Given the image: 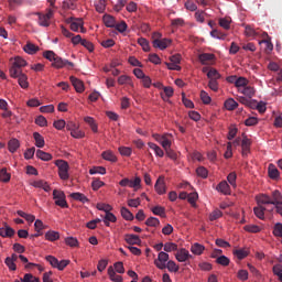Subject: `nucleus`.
Returning a JSON list of instances; mask_svg holds the SVG:
<instances>
[{"label": "nucleus", "instance_id": "nucleus-1", "mask_svg": "<svg viewBox=\"0 0 282 282\" xmlns=\"http://www.w3.org/2000/svg\"><path fill=\"white\" fill-rule=\"evenodd\" d=\"M55 166L58 169V176L61 180H69V163L65 160L55 161Z\"/></svg>", "mask_w": 282, "mask_h": 282}, {"label": "nucleus", "instance_id": "nucleus-2", "mask_svg": "<svg viewBox=\"0 0 282 282\" xmlns=\"http://www.w3.org/2000/svg\"><path fill=\"white\" fill-rule=\"evenodd\" d=\"M35 15L39 17L37 23L41 28H50L54 11L48 9L46 13L36 12Z\"/></svg>", "mask_w": 282, "mask_h": 282}, {"label": "nucleus", "instance_id": "nucleus-3", "mask_svg": "<svg viewBox=\"0 0 282 282\" xmlns=\"http://www.w3.org/2000/svg\"><path fill=\"white\" fill-rule=\"evenodd\" d=\"M153 42L152 45L153 47H158L159 50H166L169 45H171V40L169 39H162V33L155 32L152 35Z\"/></svg>", "mask_w": 282, "mask_h": 282}, {"label": "nucleus", "instance_id": "nucleus-4", "mask_svg": "<svg viewBox=\"0 0 282 282\" xmlns=\"http://www.w3.org/2000/svg\"><path fill=\"white\" fill-rule=\"evenodd\" d=\"M169 263V253L161 251L158 259L154 260V264L159 270H166V264Z\"/></svg>", "mask_w": 282, "mask_h": 282}, {"label": "nucleus", "instance_id": "nucleus-5", "mask_svg": "<svg viewBox=\"0 0 282 282\" xmlns=\"http://www.w3.org/2000/svg\"><path fill=\"white\" fill-rule=\"evenodd\" d=\"M52 65L56 69H63V67H68L69 69H72V67H74V64L72 62H69L67 59H63L58 55H56Z\"/></svg>", "mask_w": 282, "mask_h": 282}, {"label": "nucleus", "instance_id": "nucleus-6", "mask_svg": "<svg viewBox=\"0 0 282 282\" xmlns=\"http://www.w3.org/2000/svg\"><path fill=\"white\" fill-rule=\"evenodd\" d=\"M175 259H176L180 263H184V262L188 261V259H193V256L191 254V252H188V250L182 248V249H180V250L175 253Z\"/></svg>", "mask_w": 282, "mask_h": 282}, {"label": "nucleus", "instance_id": "nucleus-7", "mask_svg": "<svg viewBox=\"0 0 282 282\" xmlns=\"http://www.w3.org/2000/svg\"><path fill=\"white\" fill-rule=\"evenodd\" d=\"M69 80L77 94H83L85 91V84L83 83V80L76 78L75 76H70Z\"/></svg>", "mask_w": 282, "mask_h": 282}, {"label": "nucleus", "instance_id": "nucleus-8", "mask_svg": "<svg viewBox=\"0 0 282 282\" xmlns=\"http://www.w3.org/2000/svg\"><path fill=\"white\" fill-rule=\"evenodd\" d=\"M124 241L129 243V246H140V243H142L140 236L133 234H127L124 236Z\"/></svg>", "mask_w": 282, "mask_h": 282}, {"label": "nucleus", "instance_id": "nucleus-9", "mask_svg": "<svg viewBox=\"0 0 282 282\" xmlns=\"http://www.w3.org/2000/svg\"><path fill=\"white\" fill-rule=\"evenodd\" d=\"M14 229L4 223L3 227L0 228V237L11 238L14 237Z\"/></svg>", "mask_w": 282, "mask_h": 282}, {"label": "nucleus", "instance_id": "nucleus-10", "mask_svg": "<svg viewBox=\"0 0 282 282\" xmlns=\"http://www.w3.org/2000/svg\"><path fill=\"white\" fill-rule=\"evenodd\" d=\"M154 188H155L158 195H164V193H166V184L164 183V177L163 176H160L156 180Z\"/></svg>", "mask_w": 282, "mask_h": 282}, {"label": "nucleus", "instance_id": "nucleus-11", "mask_svg": "<svg viewBox=\"0 0 282 282\" xmlns=\"http://www.w3.org/2000/svg\"><path fill=\"white\" fill-rule=\"evenodd\" d=\"M83 25H84L83 19H75L74 21L70 22V30L73 32H78V30H80L82 33H85V28Z\"/></svg>", "mask_w": 282, "mask_h": 282}, {"label": "nucleus", "instance_id": "nucleus-12", "mask_svg": "<svg viewBox=\"0 0 282 282\" xmlns=\"http://www.w3.org/2000/svg\"><path fill=\"white\" fill-rule=\"evenodd\" d=\"M271 204L273 206H282V195H281V192H279V189H275L272 192Z\"/></svg>", "mask_w": 282, "mask_h": 282}, {"label": "nucleus", "instance_id": "nucleus-13", "mask_svg": "<svg viewBox=\"0 0 282 282\" xmlns=\"http://www.w3.org/2000/svg\"><path fill=\"white\" fill-rule=\"evenodd\" d=\"M206 250V247H204L203 245H200L199 242H195L194 245H192L191 247V252L193 254H196L197 257L204 254V251Z\"/></svg>", "mask_w": 282, "mask_h": 282}, {"label": "nucleus", "instance_id": "nucleus-14", "mask_svg": "<svg viewBox=\"0 0 282 282\" xmlns=\"http://www.w3.org/2000/svg\"><path fill=\"white\" fill-rule=\"evenodd\" d=\"M216 191L223 193V195H230V185H228V182L223 181L217 185Z\"/></svg>", "mask_w": 282, "mask_h": 282}, {"label": "nucleus", "instance_id": "nucleus-15", "mask_svg": "<svg viewBox=\"0 0 282 282\" xmlns=\"http://www.w3.org/2000/svg\"><path fill=\"white\" fill-rule=\"evenodd\" d=\"M198 59L202 63V65H208V63H210V61L215 59V54H213V53H203L198 56Z\"/></svg>", "mask_w": 282, "mask_h": 282}, {"label": "nucleus", "instance_id": "nucleus-16", "mask_svg": "<svg viewBox=\"0 0 282 282\" xmlns=\"http://www.w3.org/2000/svg\"><path fill=\"white\" fill-rule=\"evenodd\" d=\"M234 257H237V259H239V261L246 259V257H248V254H250V251L246 248L242 249H236L232 251Z\"/></svg>", "mask_w": 282, "mask_h": 282}, {"label": "nucleus", "instance_id": "nucleus-17", "mask_svg": "<svg viewBox=\"0 0 282 282\" xmlns=\"http://www.w3.org/2000/svg\"><path fill=\"white\" fill-rule=\"evenodd\" d=\"M268 173H269V177L271 180H279V177L281 175V173H279V170L276 169V166L274 164H269Z\"/></svg>", "mask_w": 282, "mask_h": 282}, {"label": "nucleus", "instance_id": "nucleus-18", "mask_svg": "<svg viewBox=\"0 0 282 282\" xmlns=\"http://www.w3.org/2000/svg\"><path fill=\"white\" fill-rule=\"evenodd\" d=\"M252 144V141L248 139V137H243L241 141V148H242V155H248L250 153V145Z\"/></svg>", "mask_w": 282, "mask_h": 282}, {"label": "nucleus", "instance_id": "nucleus-19", "mask_svg": "<svg viewBox=\"0 0 282 282\" xmlns=\"http://www.w3.org/2000/svg\"><path fill=\"white\" fill-rule=\"evenodd\" d=\"M101 156L107 162H118V158L116 156V154L111 150L104 151L101 153Z\"/></svg>", "mask_w": 282, "mask_h": 282}, {"label": "nucleus", "instance_id": "nucleus-20", "mask_svg": "<svg viewBox=\"0 0 282 282\" xmlns=\"http://www.w3.org/2000/svg\"><path fill=\"white\" fill-rule=\"evenodd\" d=\"M33 138L35 140V147H37V149H43V147H45V138H43L41 133L34 132Z\"/></svg>", "mask_w": 282, "mask_h": 282}, {"label": "nucleus", "instance_id": "nucleus-21", "mask_svg": "<svg viewBox=\"0 0 282 282\" xmlns=\"http://www.w3.org/2000/svg\"><path fill=\"white\" fill-rule=\"evenodd\" d=\"M33 186L35 188H43V191H45V193H50V191H52V188L50 187V184H47V182H45L43 180L33 182Z\"/></svg>", "mask_w": 282, "mask_h": 282}, {"label": "nucleus", "instance_id": "nucleus-22", "mask_svg": "<svg viewBox=\"0 0 282 282\" xmlns=\"http://www.w3.org/2000/svg\"><path fill=\"white\" fill-rule=\"evenodd\" d=\"M148 147L154 151L158 158H164V150L153 142H149Z\"/></svg>", "mask_w": 282, "mask_h": 282}, {"label": "nucleus", "instance_id": "nucleus-23", "mask_svg": "<svg viewBox=\"0 0 282 282\" xmlns=\"http://www.w3.org/2000/svg\"><path fill=\"white\" fill-rule=\"evenodd\" d=\"M23 51L26 53V54H36V52H39V46H36L35 44H32L31 42L26 43L24 46H23Z\"/></svg>", "mask_w": 282, "mask_h": 282}, {"label": "nucleus", "instance_id": "nucleus-24", "mask_svg": "<svg viewBox=\"0 0 282 282\" xmlns=\"http://www.w3.org/2000/svg\"><path fill=\"white\" fill-rule=\"evenodd\" d=\"M46 241H58L61 239V234L58 231L50 230L45 234Z\"/></svg>", "mask_w": 282, "mask_h": 282}, {"label": "nucleus", "instance_id": "nucleus-25", "mask_svg": "<svg viewBox=\"0 0 282 282\" xmlns=\"http://www.w3.org/2000/svg\"><path fill=\"white\" fill-rule=\"evenodd\" d=\"M72 199H75L76 202H82V204H87L89 202V198L85 196L83 193H72L70 194Z\"/></svg>", "mask_w": 282, "mask_h": 282}, {"label": "nucleus", "instance_id": "nucleus-26", "mask_svg": "<svg viewBox=\"0 0 282 282\" xmlns=\"http://www.w3.org/2000/svg\"><path fill=\"white\" fill-rule=\"evenodd\" d=\"M108 275L109 279L113 282H122V276L116 273L113 267L108 268Z\"/></svg>", "mask_w": 282, "mask_h": 282}, {"label": "nucleus", "instance_id": "nucleus-27", "mask_svg": "<svg viewBox=\"0 0 282 282\" xmlns=\"http://www.w3.org/2000/svg\"><path fill=\"white\" fill-rule=\"evenodd\" d=\"M239 93L247 98H252V96H254V88L251 86H245L243 88H239Z\"/></svg>", "mask_w": 282, "mask_h": 282}, {"label": "nucleus", "instance_id": "nucleus-28", "mask_svg": "<svg viewBox=\"0 0 282 282\" xmlns=\"http://www.w3.org/2000/svg\"><path fill=\"white\" fill-rule=\"evenodd\" d=\"M35 155L36 158H39V160H42L43 162H50V160H52V154L43 150H37Z\"/></svg>", "mask_w": 282, "mask_h": 282}, {"label": "nucleus", "instance_id": "nucleus-29", "mask_svg": "<svg viewBox=\"0 0 282 282\" xmlns=\"http://www.w3.org/2000/svg\"><path fill=\"white\" fill-rule=\"evenodd\" d=\"M173 138V134H163V139L161 140V145L164 150L171 149V139Z\"/></svg>", "mask_w": 282, "mask_h": 282}, {"label": "nucleus", "instance_id": "nucleus-30", "mask_svg": "<svg viewBox=\"0 0 282 282\" xmlns=\"http://www.w3.org/2000/svg\"><path fill=\"white\" fill-rule=\"evenodd\" d=\"M163 91L164 93H161V98L165 101L169 100V98H172L174 94L173 87L171 86L163 87Z\"/></svg>", "mask_w": 282, "mask_h": 282}, {"label": "nucleus", "instance_id": "nucleus-31", "mask_svg": "<svg viewBox=\"0 0 282 282\" xmlns=\"http://www.w3.org/2000/svg\"><path fill=\"white\" fill-rule=\"evenodd\" d=\"M12 175L8 173V169L3 167L0 170V182H3L4 184H8L10 182Z\"/></svg>", "mask_w": 282, "mask_h": 282}, {"label": "nucleus", "instance_id": "nucleus-32", "mask_svg": "<svg viewBox=\"0 0 282 282\" xmlns=\"http://www.w3.org/2000/svg\"><path fill=\"white\" fill-rule=\"evenodd\" d=\"M237 107H239V104L232 98H229L225 101V108L228 111H235V109H237Z\"/></svg>", "mask_w": 282, "mask_h": 282}, {"label": "nucleus", "instance_id": "nucleus-33", "mask_svg": "<svg viewBox=\"0 0 282 282\" xmlns=\"http://www.w3.org/2000/svg\"><path fill=\"white\" fill-rule=\"evenodd\" d=\"M21 147V143L17 139H11L8 143L10 153H17V150Z\"/></svg>", "mask_w": 282, "mask_h": 282}, {"label": "nucleus", "instance_id": "nucleus-34", "mask_svg": "<svg viewBox=\"0 0 282 282\" xmlns=\"http://www.w3.org/2000/svg\"><path fill=\"white\" fill-rule=\"evenodd\" d=\"M104 23L106 28H116V18L112 15L106 14L104 15Z\"/></svg>", "mask_w": 282, "mask_h": 282}, {"label": "nucleus", "instance_id": "nucleus-35", "mask_svg": "<svg viewBox=\"0 0 282 282\" xmlns=\"http://www.w3.org/2000/svg\"><path fill=\"white\" fill-rule=\"evenodd\" d=\"M253 213L258 219H265V207L259 205L258 207L253 208Z\"/></svg>", "mask_w": 282, "mask_h": 282}, {"label": "nucleus", "instance_id": "nucleus-36", "mask_svg": "<svg viewBox=\"0 0 282 282\" xmlns=\"http://www.w3.org/2000/svg\"><path fill=\"white\" fill-rule=\"evenodd\" d=\"M210 36L213 39H218L219 41H226V36H228L226 33L217 30V29H214L212 32H210Z\"/></svg>", "mask_w": 282, "mask_h": 282}, {"label": "nucleus", "instance_id": "nucleus-37", "mask_svg": "<svg viewBox=\"0 0 282 282\" xmlns=\"http://www.w3.org/2000/svg\"><path fill=\"white\" fill-rule=\"evenodd\" d=\"M18 83L20 87H22V89H28V87H30V84L28 83V75H25L24 73H22L20 77H18Z\"/></svg>", "mask_w": 282, "mask_h": 282}, {"label": "nucleus", "instance_id": "nucleus-38", "mask_svg": "<svg viewBox=\"0 0 282 282\" xmlns=\"http://www.w3.org/2000/svg\"><path fill=\"white\" fill-rule=\"evenodd\" d=\"M118 84L119 85H129L130 87H133V80L127 75H121L118 78Z\"/></svg>", "mask_w": 282, "mask_h": 282}, {"label": "nucleus", "instance_id": "nucleus-39", "mask_svg": "<svg viewBox=\"0 0 282 282\" xmlns=\"http://www.w3.org/2000/svg\"><path fill=\"white\" fill-rule=\"evenodd\" d=\"M11 78H18L23 74V70L17 66H12L9 69Z\"/></svg>", "mask_w": 282, "mask_h": 282}, {"label": "nucleus", "instance_id": "nucleus-40", "mask_svg": "<svg viewBox=\"0 0 282 282\" xmlns=\"http://www.w3.org/2000/svg\"><path fill=\"white\" fill-rule=\"evenodd\" d=\"M248 79L246 77H237L235 87L239 89H243L248 85Z\"/></svg>", "mask_w": 282, "mask_h": 282}, {"label": "nucleus", "instance_id": "nucleus-41", "mask_svg": "<svg viewBox=\"0 0 282 282\" xmlns=\"http://www.w3.org/2000/svg\"><path fill=\"white\" fill-rule=\"evenodd\" d=\"M121 216L127 221H133V214L127 207H121Z\"/></svg>", "mask_w": 282, "mask_h": 282}, {"label": "nucleus", "instance_id": "nucleus-42", "mask_svg": "<svg viewBox=\"0 0 282 282\" xmlns=\"http://www.w3.org/2000/svg\"><path fill=\"white\" fill-rule=\"evenodd\" d=\"M207 78H209V80H219V78H221V75L219 74V72H217V69L212 68L207 73Z\"/></svg>", "mask_w": 282, "mask_h": 282}, {"label": "nucleus", "instance_id": "nucleus-43", "mask_svg": "<svg viewBox=\"0 0 282 282\" xmlns=\"http://www.w3.org/2000/svg\"><path fill=\"white\" fill-rule=\"evenodd\" d=\"M230 23H232V20L230 18L219 19V25L220 28H224V30H230Z\"/></svg>", "mask_w": 282, "mask_h": 282}, {"label": "nucleus", "instance_id": "nucleus-44", "mask_svg": "<svg viewBox=\"0 0 282 282\" xmlns=\"http://www.w3.org/2000/svg\"><path fill=\"white\" fill-rule=\"evenodd\" d=\"M245 34L246 36H259V33L252 25H245Z\"/></svg>", "mask_w": 282, "mask_h": 282}, {"label": "nucleus", "instance_id": "nucleus-45", "mask_svg": "<svg viewBox=\"0 0 282 282\" xmlns=\"http://www.w3.org/2000/svg\"><path fill=\"white\" fill-rule=\"evenodd\" d=\"M165 268H167L169 272H178L180 271V267L173 260H169L167 264H165Z\"/></svg>", "mask_w": 282, "mask_h": 282}, {"label": "nucleus", "instance_id": "nucleus-46", "mask_svg": "<svg viewBox=\"0 0 282 282\" xmlns=\"http://www.w3.org/2000/svg\"><path fill=\"white\" fill-rule=\"evenodd\" d=\"M106 173H107V169L102 166H97L89 170L90 175H96V174L105 175Z\"/></svg>", "mask_w": 282, "mask_h": 282}, {"label": "nucleus", "instance_id": "nucleus-47", "mask_svg": "<svg viewBox=\"0 0 282 282\" xmlns=\"http://www.w3.org/2000/svg\"><path fill=\"white\" fill-rule=\"evenodd\" d=\"M14 67H18L19 69H21V67H25L28 65V62L25 59H23L22 57H15L14 62L12 64Z\"/></svg>", "mask_w": 282, "mask_h": 282}, {"label": "nucleus", "instance_id": "nucleus-48", "mask_svg": "<svg viewBox=\"0 0 282 282\" xmlns=\"http://www.w3.org/2000/svg\"><path fill=\"white\" fill-rule=\"evenodd\" d=\"M164 252L177 251V245L175 242H166L163 247Z\"/></svg>", "mask_w": 282, "mask_h": 282}, {"label": "nucleus", "instance_id": "nucleus-49", "mask_svg": "<svg viewBox=\"0 0 282 282\" xmlns=\"http://www.w3.org/2000/svg\"><path fill=\"white\" fill-rule=\"evenodd\" d=\"M258 204L261 206V204H272V197L269 195L262 194L258 197Z\"/></svg>", "mask_w": 282, "mask_h": 282}, {"label": "nucleus", "instance_id": "nucleus-50", "mask_svg": "<svg viewBox=\"0 0 282 282\" xmlns=\"http://www.w3.org/2000/svg\"><path fill=\"white\" fill-rule=\"evenodd\" d=\"M145 225L152 228H158V226H160V219L156 217H150L147 219Z\"/></svg>", "mask_w": 282, "mask_h": 282}, {"label": "nucleus", "instance_id": "nucleus-51", "mask_svg": "<svg viewBox=\"0 0 282 282\" xmlns=\"http://www.w3.org/2000/svg\"><path fill=\"white\" fill-rule=\"evenodd\" d=\"M224 213L219 209H215L209 215V221H217L220 217H223Z\"/></svg>", "mask_w": 282, "mask_h": 282}, {"label": "nucleus", "instance_id": "nucleus-52", "mask_svg": "<svg viewBox=\"0 0 282 282\" xmlns=\"http://www.w3.org/2000/svg\"><path fill=\"white\" fill-rule=\"evenodd\" d=\"M238 100L241 105H246V107H254V102L249 97L240 96Z\"/></svg>", "mask_w": 282, "mask_h": 282}, {"label": "nucleus", "instance_id": "nucleus-53", "mask_svg": "<svg viewBox=\"0 0 282 282\" xmlns=\"http://www.w3.org/2000/svg\"><path fill=\"white\" fill-rule=\"evenodd\" d=\"M66 246H69L70 248H78V239L74 237H67L65 238Z\"/></svg>", "mask_w": 282, "mask_h": 282}, {"label": "nucleus", "instance_id": "nucleus-54", "mask_svg": "<svg viewBox=\"0 0 282 282\" xmlns=\"http://www.w3.org/2000/svg\"><path fill=\"white\" fill-rule=\"evenodd\" d=\"M138 43L141 45L143 52H149L151 50V46H149V41L144 37H140Z\"/></svg>", "mask_w": 282, "mask_h": 282}, {"label": "nucleus", "instance_id": "nucleus-55", "mask_svg": "<svg viewBox=\"0 0 282 282\" xmlns=\"http://www.w3.org/2000/svg\"><path fill=\"white\" fill-rule=\"evenodd\" d=\"M152 213L153 215H158L159 217H164V215L166 214V209H164V207L162 206H155L152 208Z\"/></svg>", "mask_w": 282, "mask_h": 282}, {"label": "nucleus", "instance_id": "nucleus-56", "mask_svg": "<svg viewBox=\"0 0 282 282\" xmlns=\"http://www.w3.org/2000/svg\"><path fill=\"white\" fill-rule=\"evenodd\" d=\"M216 263H218V265H230V259H228V257L226 256H220L216 259Z\"/></svg>", "mask_w": 282, "mask_h": 282}, {"label": "nucleus", "instance_id": "nucleus-57", "mask_svg": "<svg viewBox=\"0 0 282 282\" xmlns=\"http://www.w3.org/2000/svg\"><path fill=\"white\" fill-rule=\"evenodd\" d=\"M194 17L198 23H204L205 18H206V12L198 10L195 12Z\"/></svg>", "mask_w": 282, "mask_h": 282}, {"label": "nucleus", "instance_id": "nucleus-58", "mask_svg": "<svg viewBox=\"0 0 282 282\" xmlns=\"http://www.w3.org/2000/svg\"><path fill=\"white\" fill-rule=\"evenodd\" d=\"M95 8L97 10V12H99L100 14H102V12H105L106 8H107V3L105 2V0H99L96 4Z\"/></svg>", "mask_w": 282, "mask_h": 282}, {"label": "nucleus", "instance_id": "nucleus-59", "mask_svg": "<svg viewBox=\"0 0 282 282\" xmlns=\"http://www.w3.org/2000/svg\"><path fill=\"white\" fill-rule=\"evenodd\" d=\"M200 100L204 102V105H210L213 99L210 98L208 93H206L205 90H202L200 91Z\"/></svg>", "mask_w": 282, "mask_h": 282}, {"label": "nucleus", "instance_id": "nucleus-60", "mask_svg": "<svg viewBox=\"0 0 282 282\" xmlns=\"http://www.w3.org/2000/svg\"><path fill=\"white\" fill-rule=\"evenodd\" d=\"M196 174L198 175V177H203V180H206V177H208V170H206V167L204 166H199L196 170Z\"/></svg>", "mask_w": 282, "mask_h": 282}, {"label": "nucleus", "instance_id": "nucleus-61", "mask_svg": "<svg viewBox=\"0 0 282 282\" xmlns=\"http://www.w3.org/2000/svg\"><path fill=\"white\" fill-rule=\"evenodd\" d=\"M22 282H41L39 278L32 275V273L24 274V278L21 280Z\"/></svg>", "mask_w": 282, "mask_h": 282}, {"label": "nucleus", "instance_id": "nucleus-62", "mask_svg": "<svg viewBox=\"0 0 282 282\" xmlns=\"http://www.w3.org/2000/svg\"><path fill=\"white\" fill-rule=\"evenodd\" d=\"M273 274L279 278V281L282 282V265L281 264H275L273 265Z\"/></svg>", "mask_w": 282, "mask_h": 282}, {"label": "nucleus", "instance_id": "nucleus-63", "mask_svg": "<svg viewBox=\"0 0 282 282\" xmlns=\"http://www.w3.org/2000/svg\"><path fill=\"white\" fill-rule=\"evenodd\" d=\"M273 235L274 237H282V224L276 223L273 228Z\"/></svg>", "mask_w": 282, "mask_h": 282}, {"label": "nucleus", "instance_id": "nucleus-64", "mask_svg": "<svg viewBox=\"0 0 282 282\" xmlns=\"http://www.w3.org/2000/svg\"><path fill=\"white\" fill-rule=\"evenodd\" d=\"M72 138H75L77 140H80L85 135V132L83 130H78V127L70 132Z\"/></svg>", "mask_w": 282, "mask_h": 282}]
</instances>
